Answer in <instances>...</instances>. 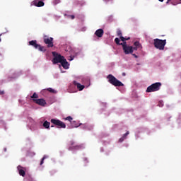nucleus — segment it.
<instances>
[{
  "label": "nucleus",
  "mask_w": 181,
  "mask_h": 181,
  "mask_svg": "<svg viewBox=\"0 0 181 181\" xmlns=\"http://www.w3.org/2000/svg\"><path fill=\"white\" fill-rule=\"evenodd\" d=\"M107 78L110 84L112 86H115V87H124V83L122 82L118 81L115 76H114L112 74H109L107 76Z\"/></svg>",
  "instance_id": "obj_1"
},
{
  "label": "nucleus",
  "mask_w": 181,
  "mask_h": 181,
  "mask_svg": "<svg viewBox=\"0 0 181 181\" xmlns=\"http://www.w3.org/2000/svg\"><path fill=\"white\" fill-rule=\"evenodd\" d=\"M153 45L156 49L158 50H165V46H166V40H160L156 38L153 40Z\"/></svg>",
  "instance_id": "obj_2"
},
{
  "label": "nucleus",
  "mask_w": 181,
  "mask_h": 181,
  "mask_svg": "<svg viewBox=\"0 0 181 181\" xmlns=\"http://www.w3.org/2000/svg\"><path fill=\"white\" fill-rule=\"evenodd\" d=\"M162 83L160 82H156L149 86L146 89V93H153L155 91H159Z\"/></svg>",
  "instance_id": "obj_3"
},
{
  "label": "nucleus",
  "mask_w": 181,
  "mask_h": 181,
  "mask_svg": "<svg viewBox=\"0 0 181 181\" xmlns=\"http://www.w3.org/2000/svg\"><path fill=\"white\" fill-rule=\"evenodd\" d=\"M54 58L52 59L53 64H57V63H62L64 60V57L56 52H52Z\"/></svg>",
  "instance_id": "obj_4"
},
{
  "label": "nucleus",
  "mask_w": 181,
  "mask_h": 181,
  "mask_svg": "<svg viewBox=\"0 0 181 181\" xmlns=\"http://www.w3.org/2000/svg\"><path fill=\"white\" fill-rule=\"evenodd\" d=\"M52 124H54V125H56L57 128H66V124L62 120L56 119H51Z\"/></svg>",
  "instance_id": "obj_5"
},
{
  "label": "nucleus",
  "mask_w": 181,
  "mask_h": 181,
  "mask_svg": "<svg viewBox=\"0 0 181 181\" xmlns=\"http://www.w3.org/2000/svg\"><path fill=\"white\" fill-rule=\"evenodd\" d=\"M44 43L47 45V47H53V37H49L47 35L44 36Z\"/></svg>",
  "instance_id": "obj_6"
},
{
  "label": "nucleus",
  "mask_w": 181,
  "mask_h": 181,
  "mask_svg": "<svg viewBox=\"0 0 181 181\" xmlns=\"http://www.w3.org/2000/svg\"><path fill=\"white\" fill-rule=\"evenodd\" d=\"M33 103H35V104H37V105H40V107H45L46 106V100L43 98L41 99H33Z\"/></svg>",
  "instance_id": "obj_7"
},
{
  "label": "nucleus",
  "mask_w": 181,
  "mask_h": 181,
  "mask_svg": "<svg viewBox=\"0 0 181 181\" xmlns=\"http://www.w3.org/2000/svg\"><path fill=\"white\" fill-rule=\"evenodd\" d=\"M123 52L126 54H132L134 53V47L127 46L123 48Z\"/></svg>",
  "instance_id": "obj_8"
},
{
  "label": "nucleus",
  "mask_w": 181,
  "mask_h": 181,
  "mask_svg": "<svg viewBox=\"0 0 181 181\" xmlns=\"http://www.w3.org/2000/svg\"><path fill=\"white\" fill-rule=\"evenodd\" d=\"M33 4L35 6H37L38 8L45 6V2H43L42 1L34 0L33 1Z\"/></svg>",
  "instance_id": "obj_9"
},
{
  "label": "nucleus",
  "mask_w": 181,
  "mask_h": 181,
  "mask_svg": "<svg viewBox=\"0 0 181 181\" xmlns=\"http://www.w3.org/2000/svg\"><path fill=\"white\" fill-rule=\"evenodd\" d=\"M17 169L18 170L20 176H23V177H25V175H26V173L25 172V170L23 169V167L18 165L17 167Z\"/></svg>",
  "instance_id": "obj_10"
},
{
  "label": "nucleus",
  "mask_w": 181,
  "mask_h": 181,
  "mask_svg": "<svg viewBox=\"0 0 181 181\" xmlns=\"http://www.w3.org/2000/svg\"><path fill=\"white\" fill-rule=\"evenodd\" d=\"M95 36H97L98 37H103V36L104 35V30L103 29H98L95 32Z\"/></svg>",
  "instance_id": "obj_11"
},
{
  "label": "nucleus",
  "mask_w": 181,
  "mask_h": 181,
  "mask_svg": "<svg viewBox=\"0 0 181 181\" xmlns=\"http://www.w3.org/2000/svg\"><path fill=\"white\" fill-rule=\"evenodd\" d=\"M74 86H77V88L79 90V91H82V90H84V85H81L80 83H78L77 81H74Z\"/></svg>",
  "instance_id": "obj_12"
},
{
  "label": "nucleus",
  "mask_w": 181,
  "mask_h": 181,
  "mask_svg": "<svg viewBox=\"0 0 181 181\" xmlns=\"http://www.w3.org/2000/svg\"><path fill=\"white\" fill-rule=\"evenodd\" d=\"M30 46H33L35 49H37L39 47V44H37V41L36 40H31L29 42Z\"/></svg>",
  "instance_id": "obj_13"
},
{
  "label": "nucleus",
  "mask_w": 181,
  "mask_h": 181,
  "mask_svg": "<svg viewBox=\"0 0 181 181\" xmlns=\"http://www.w3.org/2000/svg\"><path fill=\"white\" fill-rule=\"evenodd\" d=\"M62 67H64L66 70H67V69H69V62H67V59H64L63 62L61 63Z\"/></svg>",
  "instance_id": "obj_14"
},
{
  "label": "nucleus",
  "mask_w": 181,
  "mask_h": 181,
  "mask_svg": "<svg viewBox=\"0 0 181 181\" xmlns=\"http://www.w3.org/2000/svg\"><path fill=\"white\" fill-rule=\"evenodd\" d=\"M117 33L122 42H125V37L122 36V31H121V30H117Z\"/></svg>",
  "instance_id": "obj_15"
},
{
  "label": "nucleus",
  "mask_w": 181,
  "mask_h": 181,
  "mask_svg": "<svg viewBox=\"0 0 181 181\" xmlns=\"http://www.w3.org/2000/svg\"><path fill=\"white\" fill-rule=\"evenodd\" d=\"M134 46L136 47L139 50H142V45H141L139 41L134 42Z\"/></svg>",
  "instance_id": "obj_16"
},
{
  "label": "nucleus",
  "mask_w": 181,
  "mask_h": 181,
  "mask_svg": "<svg viewBox=\"0 0 181 181\" xmlns=\"http://www.w3.org/2000/svg\"><path fill=\"white\" fill-rule=\"evenodd\" d=\"M71 128H78V127H80V125H81V124L77 123V122L76 121H72V122L71 123Z\"/></svg>",
  "instance_id": "obj_17"
},
{
  "label": "nucleus",
  "mask_w": 181,
  "mask_h": 181,
  "mask_svg": "<svg viewBox=\"0 0 181 181\" xmlns=\"http://www.w3.org/2000/svg\"><path fill=\"white\" fill-rule=\"evenodd\" d=\"M43 127L46 129H50V122H47V120H45L43 123Z\"/></svg>",
  "instance_id": "obj_18"
},
{
  "label": "nucleus",
  "mask_w": 181,
  "mask_h": 181,
  "mask_svg": "<svg viewBox=\"0 0 181 181\" xmlns=\"http://www.w3.org/2000/svg\"><path fill=\"white\" fill-rule=\"evenodd\" d=\"M37 49L40 52H46V48L40 45H38Z\"/></svg>",
  "instance_id": "obj_19"
},
{
  "label": "nucleus",
  "mask_w": 181,
  "mask_h": 181,
  "mask_svg": "<svg viewBox=\"0 0 181 181\" xmlns=\"http://www.w3.org/2000/svg\"><path fill=\"white\" fill-rule=\"evenodd\" d=\"M47 90L49 91V93H52V94H56L57 93V91L52 88H48Z\"/></svg>",
  "instance_id": "obj_20"
},
{
  "label": "nucleus",
  "mask_w": 181,
  "mask_h": 181,
  "mask_svg": "<svg viewBox=\"0 0 181 181\" xmlns=\"http://www.w3.org/2000/svg\"><path fill=\"white\" fill-rule=\"evenodd\" d=\"M30 98H32L33 100H36V98H39V95H37V93H34L33 95L30 97Z\"/></svg>",
  "instance_id": "obj_21"
},
{
  "label": "nucleus",
  "mask_w": 181,
  "mask_h": 181,
  "mask_svg": "<svg viewBox=\"0 0 181 181\" xmlns=\"http://www.w3.org/2000/svg\"><path fill=\"white\" fill-rule=\"evenodd\" d=\"M123 42L119 44V46H122V49H124V47H128V45H127V42L125 41H122Z\"/></svg>",
  "instance_id": "obj_22"
},
{
  "label": "nucleus",
  "mask_w": 181,
  "mask_h": 181,
  "mask_svg": "<svg viewBox=\"0 0 181 181\" xmlns=\"http://www.w3.org/2000/svg\"><path fill=\"white\" fill-rule=\"evenodd\" d=\"M65 121H69V122L71 123L73 122V117H71V116H68L65 118Z\"/></svg>",
  "instance_id": "obj_23"
},
{
  "label": "nucleus",
  "mask_w": 181,
  "mask_h": 181,
  "mask_svg": "<svg viewBox=\"0 0 181 181\" xmlns=\"http://www.w3.org/2000/svg\"><path fill=\"white\" fill-rule=\"evenodd\" d=\"M81 146H76L74 147H69V151H73V149H80Z\"/></svg>",
  "instance_id": "obj_24"
},
{
  "label": "nucleus",
  "mask_w": 181,
  "mask_h": 181,
  "mask_svg": "<svg viewBox=\"0 0 181 181\" xmlns=\"http://www.w3.org/2000/svg\"><path fill=\"white\" fill-rule=\"evenodd\" d=\"M115 42L116 43V45H118L119 46V45H121V43H119L120 40L119 38L117 37L115 39Z\"/></svg>",
  "instance_id": "obj_25"
},
{
  "label": "nucleus",
  "mask_w": 181,
  "mask_h": 181,
  "mask_svg": "<svg viewBox=\"0 0 181 181\" xmlns=\"http://www.w3.org/2000/svg\"><path fill=\"white\" fill-rule=\"evenodd\" d=\"M128 135H129V132H127L124 134H123L122 138L127 139V136H128Z\"/></svg>",
  "instance_id": "obj_26"
},
{
  "label": "nucleus",
  "mask_w": 181,
  "mask_h": 181,
  "mask_svg": "<svg viewBox=\"0 0 181 181\" xmlns=\"http://www.w3.org/2000/svg\"><path fill=\"white\" fill-rule=\"evenodd\" d=\"M45 159H46V156H44V157L42 158V160H41V161H40V165H42L44 163Z\"/></svg>",
  "instance_id": "obj_27"
},
{
  "label": "nucleus",
  "mask_w": 181,
  "mask_h": 181,
  "mask_svg": "<svg viewBox=\"0 0 181 181\" xmlns=\"http://www.w3.org/2000/svg\"><path fill=\"white\" fill-rule=\"evenodd\" d=\"M59 3H60V0H54V4L55 5H57V4H59Z\"/></svg>",
  "instance_id": "obj_28"
},
{
  "label": "nucleus",
  "mask_w": 181,
  "mask_h": 181,
  "mask_svg": "<svg viewBox=\"0 0 181 181\" xmlns=\"http://www.w3.org/2000/svg\"><path fill=\"white\" fill-rule=\"evenodd\" d=\"M125 139L124 137H122L119 139V142H123V141Z\"/></svg>",
  "instance_id": "obj_29"
},
{
  "label": "nucleus",
  "mask_w": 181,
  "mask_h": 181,
  "mask_svg": "<svg viewBox=\"0 0 181 181\" xmlns=\"http://www.w3.org/2000/svg\"><path fill=\"white\" fill-rule=\"evenodd\" d=\"M5 92L4 90H0V95H4Z\"/></svg>",
  "instance_id": "obj_30"
},
{
  "label": "nucleus",
  "mask_w": 181,
  "mask_h": 181,
  "mask_svg": "<svg viewBox=\"0 0 181 181\" xmlns=\"http://www.w3.org/2000/svg\"><path fill=\"white\" fill-rule=\"evenodd\" d=\"M131 39V37H124V42H125V40H129Z\"/></svg>",
  "instance_id": "obj_31"
},
{
  "label": "nucleus",
  "mask_w": 181,
  "mask_h": 181,
  "mask_svg": "<svg viewBox=\"0 0 181 181\" xmlns=\"http://www.w3.org/2000/svg\"><path fill=\"white\" fill-rule=\"evenodd\" d=\"M132 54V56H134V57H135V59H138V57L136 54Z\"/></svg>",
  "instance_id": "obj_32"
},
{
  "label": "nucleus",
  "mask_w": 181,
  "mask_h": 181,
  "mask_svg": "<svg viewBox=\"0 0 181 181\" xmlns=\"http://www.w3.org/2000/svg\"><path fill=\"white\" fill-rule=\"evenodd\" d=\"M69 17L71 18V19H74V15H71V16H69Z\"/></svg>",
  "instance_id": "obj_33"
},
{
  "label": "nucleus",
  "mask_w": 181,
  "mask_h": 181,
  "mask_svg": "<svg viewBox=\"0 0 181 181\" xmlns=\"http://www.w3.org/2000/svg\"><path fill=\"white\" fill-rule=\"evenodd\" d=\"M138 49H139L137 48L136 47H133V51H134V50H138Z\"/></svg>",
  "instance_id": "obj_34"
},
{
  "label": "nucleus",
  "mask_w": 181,
  "mask_h": 181,
  "mask_svg": "<svg viewBox=\"0 0 181 181\" xmlns=\"http://www.w3.org/2000/svg\"><path fill=\"white\" fill-rule=\"evenodd\" d=\"M74 58L73 57H70V59L69 60H73Z\"/></svg>",
  "instance_id": "obj_35"
},
{
  "label": "nucleus",
  "mask_w": 181,
  "mask_h": 181,
  "mask_svg": "<svg viewBox=\"0 0 181 181\" xmlns=\"http://www.w3.org/2000/svg\"><path fill=\"white\" fill-rule=\"evenodd\" d=\"M170 1H172V0H168L166 4H169V2H170Z\"/></svg>",
  "instance_id": "obj_36"
},
{
  "label": "nucleus",
  "mask_w": 181,
  "mask_h": 181,
  "mask_svg": "<svg viewBox=\"0 0 181 181\" xmlns=\"http://www.w3.org/2000/svg\"><path fill=\"white\" fill-rule=\"evenodd\" d=\"M71 145H74V142L71 141Z\"/></svg>",
  "instance_id": "obj_37"
},
{
  "label": "nucleus",
  "mask_w": 181,
  "mask_h": 181,
  "mask_svg": "<svg viewBox=\"0 0 181 181\" xmlns=\"http://www.w3.org/2000/svg\"><path fill=\"white\" fill-rule=\"evenodd\" d=\"M83 160L87 162V158H84Z\"/></svg>",
  "instance_id": "obj_38"
},
{
  "label": "nucleus",
  "mask_w": 181,
  "mask_h": 181,
  "mask_svg": "<svg viewBox=\"0 0 181 181\" xmlns=\"http://www.w3.org/2000/svg\"><path fill=\"white\" fill-rule=\"evenodd\" d=\"M158 1H160V2H163V0H158Z\"/></svg>",
  "instance_id": "obj_39"
},
{
  "label": "nucleus",
  "mask_w": 181,
  "mask_h": 181,
  "mask_svg": "<svg viewBox=\"0 0 181 181\" xmlns=\"http://www.w3.org/2000/svg\"><path fill=\"white\" fill-rule=\"evenodd\" d=\"M122 76H125V73H122Z\"/></svg>",
  "instance_id": "obj_40"
},
{
  "label": "nucleus",
  "mask_w": 181,
  "mask_h": 181,
  "mask_svg": "<svg viewBox=\"0 0 181 181\" xmlns=\"http://www.w3.org/2000/svg\"><path fill=\"white\" fill-rule=\"evenodd\" d=\"M160 104H161V106H163V105L162 104V102H160Z\"/></svg>",
  "instance_id": "obj_41"
},
{
  "label": "nucleus",
  "mask_w": 181,
  "mask_h": 181,
  "mask_svg": "<svg viewBox=\"0 0 181 181\" xmlns=\"http://www.w3.org/2000/svg\"><path fill=\"white\" fill-rule=\"evenodd\" d=\"M4 152H6V148H4Z\"/></svg>",
  "instance_id": "obj_42"
},
{
  "label": "nucleus",
  "mask_w": 181,
  "mask_h": 181,
  "mask_svg": "<svg viewBox=\"0 0 181 181\" xmlns=\"http://www.w3.org/2000/svg\"><path fill=\"white\" fill-rule=\"evenodd\" d=\"M54 127V126L52 125V126H51V128H53Z\"/></svg>",
  "instance_id": "obj_43"
},
{
  "label": "nucleus",
  "mask_w": 181,
  "mask_h": 181,
  "mask_svg": "<svg viewBox=\"0 0 181 181\" xmlns=\"http://www.w3.org/2000/svg\"><path fill=\"white\" fill-rule=\"evenodd\" d=\"M173 5H176V4H173Z\"/></svg>",
  "instance_id": "obj_44"
},
{
  "label": "nucleus",
  "mask_w": 181,
  "mask_h": 181,
  "mask_svg": "<svg viewBox=\"0 0 181 181\" xmlns=\"http://www.w3.org/2000/svg\"><path fill=\"white\" fill-rule=\"evenodd\" d=\"M0 56H2V54L0 53Z\"/></svg>",
  "instance_id": "obj_45"
},
{
  "label": "nucleus",
  "mask_w": 181,
  "mask_h": 181,
  "mask_svg": "<svg viewBox=\"0 0 181 181\" xmlns=\"http://www.w3.org/2000/svg\"><path fill=\"white\" fill-rule=\"evenodd\" d=\"M0 42H1V38H0Z\"/></svg>",
  "instance_id": "obj_46"
},
{
  "label": "nucleus",
  "mask_w": 181,
  "mask_h": 181,
  "mask_svg": "<svg viewBox=\"0 0 181 181\" xmlns=\"http://www.w3.org/2000/svg\"><path fill=\"white\" fill-rule=\"evenodd\" d=\"M181 1V0H180Z\"/></svg>",
  "instance_id": "obj_47"
}]
</instances>
